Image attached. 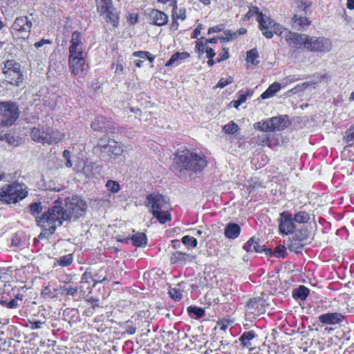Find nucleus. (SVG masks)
Wrapping results in <instances>:
<instances>
[{"label":"nucleus","mask_w":354,"mask_h":354,"mask_svg":"<svg viewBox=\"0 0 354 354\" xmlns=\"http://www.w3.org/2000/svg\"><path fill=\"white\" fill-rule=\"evenodd\" d=\"M66 213L63 212V202L60 198L55 201L53 205L40 216H36L37 225L41 229L39 234V239H48L53 234L57 227L64 221L68 220Z\"/></svg>","instance_id":"f257e3e1"},{"label":"nucleus","mask_w":354,"mask_h":354,"mask_svg":"<svg viewBox=\"0 0 354 354\" xmlns=\"http://www.w3.org/2000/svg\"><path fill=\"white\" fill-rule=\"evenodd\" d=\"M208 165L207 156L203 153L185 149L177 150L174 154V166L176 170L194 174L201 173Z\"/></svg>","instance_id":"f03ea898"},{"label":"nucleus","mask_w":354,"mask_h":354,"mask_svg":"<svg viewBox=\"0 0 354 354\" xmlns=\"http://www.w3.org/2000/svg\"><path fill=\"white\" fill-rule=\"evenodd\" d=\"M146 206L160 223L165 224L171 221V205L166 196L158 192H152L147 196Z\"/></svg>","instance_id":"7ed1b4c3"},{"label":"nucleus","mask_w":354,"mask_h":354,"mask_svg":"<svg viewBox=\"0 0 354 354\" xmlns=\"http://www.w3.org/2000/svg\"><path fill=\"white\" fill-rule=\"evenodd\" d=\"M30 136L33 141L48 145L57 144L65 137L64 133L61 132L57 129L40 125L32 127L30 130Z\"/></svg>","instance_id":"20e7f679"},{"label":"nucleus","mask_w":354,"mask_h":354,"mask_svg":"<svg viewBox=\"0 0 354 354\" xmlns=\"http://www.w3.org/2000/svg\"><path fill=\"white\" fill-rule=\"evenodd\" d=\"M28 194L27 187L15 181L0 189V201L5 204H15L25 198Z\"/></svg>","instance_id":"39448f33"},{"label":"nucleus","mask_w":354,"mask_h":354,"mask_svg":"<svg viewBox=\"0 0 354 354\" xmlns=\"http://www.w3.org/2000/svg\"><path fill=\"white\" fill-rule=\"evenodd\" d=\"M19 116V106L12 101L0 102V126L9 127Z\"/></svg>","instance_id":"423d86ee"},{"label":"nucleus","mask_w":354,"mask_h":354,"mask_svg":"<svg viewBox=\"0 0 354 354\" xmlns=\"http://www.w3.org/2000/svg\"><path fill=\"white\" fill-rule=\"evenodd\" d=\"M2 73L10 84L19 86L23 82L21 66L15 59H8L3 62Z\"/></svg>","instance_id":"0eeeda50"},{"label":"nucleus","mask_w":354,"mask_h":354,"mask_svg":"<svg viewBox=\"0 0 354 354\" xmlns=\"http://www.w3.org/2000/svg\"><path fill=\"white\" fill-rule=\"evenodd\" d=\"M64 202L66 208L63 207V212L66 213L69 217L68 221H71L72 218H80L87 208L86 201L77 196L67 197Z\"/></svg>","instance_id":"6e6552de"},{"label":"nucleus","mask_w":354,"mask_h":354,"mask_svg":"<svg viewBox=\"0 0 354 354\" xmlns=\"http://www.w3.org/2000/svg\"><path fill=\"white\" fill-rule=\"evenodd\" d=\"M332 48L331 41L324 37H315L307 35L305 49L309 52L326 53Z\"/></svg>","instance_id":"1a4fd4ad"},{"label":"nucleus","mask_w":354,"mask_h":354,"mask_svg":"<svg viewBox=\"0 0 354 354\" xmlns=\"http://www.w3.org/2000/svg\"><path fill=\"white\" fill-rule=\"evenodd\" d=\"M32 23L26 15L16 17L10 27V33L18 38L27 39L30 35Z\"/></svg>","instance_id":"9d476101"},{"label":"nucleus","mask_w":354,"mask_h":354,"mask_svg":"<svg viewBox=\"0 0 354 354\" xmlns=\"http://www.w3.org/2000/svg\"><path fill=\"white\" fill-rule=\"evenodd\" d=\"M81 280L87 283L93 281V287H95L97 283H102L107 280V268L105 266L100 268L90 266L82 274Z\"/></svg>","instance_id":"9b49d317"},{"label":"nucleus","mask_w":354,"mask_h":354,"mask_svg":"<svg viewBox=\"0 0 354 354\" xmlns=\"http://www.w3.org/2000/svg\"><path fill=\"white\" fill-rule=\"evenodd\" d=\"M278 223L279 232L282 236L292 234L295 232L296 223L292 214L288 211H283L279 214Z\"/></svg>","instance_id":"f8f14e48"},{"label":"nucleus","mask_w":354,"mask_h":354,"mask_svg":"<svg viewBox=\"0 0 354 354\" xmlns=\"http://www.w3.org/2000/svg\"><path fill=\"white\" fill-rule=\"evenodd\" d=\"M24 295L21 293H15L14 289L7 290L4 288L0 294V304L8 309H15L19 306L18 300L22 301Z\"/></svg>","instance_id":"ddd939ff"},{"label":"nucleus","mask_w":354,"mask_h":354,"mask_svg":"<svg viewBox=\"0 0 354 354\" xmlns=\"http://www.w3.org/2000/svg\"><path fill=\"white\" fill-rule=\"evenodd\" d=\"M243 249L248 253L264 252L269 257L273 254L272 250L266 248L265 245H262L260 239L255 236H252L246 241L243 246Z\"/></svg>","instance_id":"4468645a"},{"label":"nucleus","mask_w":354,"mask_h":354,"mask_svg":"<svg viewBox=\"0 0 354 354\" xmlns=\"http://www.w3.org/2000/svg\"><path fill=\"white\" fill-rule=\"evenodd\" d=\"M68 66L71 73L77 77H84L87 73L86 60L83 56L68 57Z\"/></svg>","instance_id":"2eb2a0df"},{"label":"nucleus","mask_w":354,"mask_h":354,"mask_svg":"<svg viewBox=\"0 0 354 354\" xmlns=\"http://www.w3.org/2000/svg\"><path fill=\"white\" fill-rule=\"evenodd\" d=\"M82 34L80 31H74L71 35L68 48V57L84 55V44Z\"/></svg>","instance_id":"dca6fc26"},{"label":"nucleus","mask_w":354,"mask_h":354,"mask_svg":"<svg viewBox=\"0 0 354 354\" xmlns=\"http://www.w3.org/2000/svg\"><path fill=\"white\" fill-rule=\"evenodd\" d=\"M306 34L288 30L284 35V39L288 46L299 50L305 49Z\"/></svg>","instance_id":"f3484780"},{"label":"nucleus","mask_w":354,"mask_h":354,"mask_svg":"<svg viewBox=\"0 0 354 354\" xmlns=\"http://www.w3.org/2000/svg\"><path fill=\"white\" fill-rule=\"evenodd\" d=\"M145 16L147 17L149 23L157 26H162L167 24L168 15L156 8H147L145 12Z\"/></svg>","instance_id":"a211bd4d"},{"label":"nucleus","mask_w":354,"mask_h":354,"mask_svg":"<svg viewBox=\"0 0 354 354\" xmlns=\"http://www.w3.org/2000/svg\"><path fill=\"white\" fill-rule=\"evenodd\" d=\"M259 23V28L261 31L262 35L267 39L273 37L272 28L274 27L276 21L270 17H266L263 13L259 14L257 17Z\"/></svg>","instance_id":"6ab92c4d"},{"label":"nucleus","mask_w":354,"mask_h":354,"mask_svg":"<svg viewBox=\"0 0 354 354\" xmlns=\"http://www.w3.org/2000/svg\"><path fill=\"white\" fill-rule=\"evenodd\" d=\"M264 303L265 301L262 298L253 297L247 302L245 308L250 313L258 316L263 314L266 311Z\"/></svg>","instance_id":"aec40b11"},{"label":"nucleus","mask_w":354,"mask_h":354,"mask_svg":"<svg viewBox=\"0 0 354 354\" xmlns=\"http://www.w3.org/2000/svg\"><path fill=\"white\" fill-rule=\"evenodd\" d=\"M345 316L341 313H327L318 317V321L323 325L341 324L345 320Z\"/></svg>","instance_id":"412c9836"},{"label":"nucleus","mask_w":354,"mask_h":354,"mask_svg":"<svg viewBox=\"0 0 354 354\" xmlns=\"http://www.w3.org/2000/svg\"><path fill=\"white\" fill-rule=\"evenodd\" d=\"M75 167L77 171L82 173L88 179L94 178V170L98 168L95 163L88 162L86 160L83 158L77 161Z\"/></svg>","instance_id":"4be33fe9"},{"label":"nucleus","mask_w":354,"mask_h":354,"mask_svg":"<svg viewBox=\"0 0 354 354\" xmlns=\"http://www.w3.org/2000/svg\"><path fill=\"white\" fill-rule=\"evenodd\" d=\"M111 119L104 115H97L91 124L93 131L107 132L112 129Z\"/></svg>","instance_id":"5701e85b"},{"label":"nucleus","mask_w":354,"mask_h":354,"mask_svg":"<svg viewBox=\"0 0 354 354\" xmlns=\"http://www.w3.org/2000/svg\"><path fill=\"white\" fill-rule=\"evenodd\" d=\"M100 151L108 153L109 155L120 156L123 153V145L116 141H109L107 145H97Z\"/></svg>","instance_id":"b1692460"},{"label":"nucleus","mask_w":354,"mask_h":354,"mask_svg":"<svg viewBox=\"0 0 354 354\" xmlns=\"http://www.w3.org/2000/svg\"><path fill=\"white\" fill-rule=\"evenodd\" d=\"M195 259V256L181 251H176L171 253L169 259L172 264H178L184 266L187 262H192Z\"/></svg>","instance_id":"393cba45"},{"label":"nucleus","mask_w":354,"mask_h":354,"mask_svg":"<svg viewBox=\"0 0 354 354\" xmlns=\"http://www.w3.org/2000/svg\"><path fill=\"white\" fill-rule=\"evenodd\" d=\"M102 16L106 23H110L113 29L118 27L120 24V13L114 6L104 12Z\"/></svg>","instance_id":"a878e982"},{"label":"nucleus","mask_w":354,"mask_h":354,"mask_svg":"<svg viewBox=\"0 0 354 354\" xmlns=\"http://www.w3.org/2000/svg\"><path fill=\"white\" fill-rule=\"evenodd\" d=\"M311 24V21L305 16L295 14L290 19L291 26L298 30H304Z\"/></svg>","instance_id":"bb28decb"},{"label":"nucleus","mask_w":354,"mask_h":354,"mask_svg":"<svg viewBox=\"0 0 354 354\" xmlns=\"http://www.w3.org/2000/svg\"><path fill=\"white\" fill-rule=\"evenodd\" d=\"M288 115H280L271 118V126L273 131H282L288 127L286 118Z\"/></svg>","instance_id":"cd10ccee"},{"label":"nucleus","mask_w":354,"mask_h":354,"mask_svg":"<svg viewBox=\"0 0 354 354\" xmlns=\"http://www.w3.org/2000/svg\"><path fill=\"white\" fill-rule=\"evenodd\" d=\"M257 336V335L256 332L253 330L243 332L241 335V336L239 339V342H241V347L243 348H250V350H251L252 349L250 348V346L252 345L251 340L254 339Z\"/></svg>","instance_id":"c85d7f7f"},{"label":"nucleus","mask_w":354,"mask_h":354,"mask_svg":"<svg viewBox=\"0 0 354 354\" xmlns=\"http://www.w3.org/2000/svg\"><path fill=\"white\" fill-rule=\"evenodd\" d=\"M240 233L241 227L236 223H230L225 227L224 234L227 239H234L239 236Z\"/></svg>","instance_id":"c756f323"},{"label":"nucleus","mask_w":354,"mask_h":354,"mask_svg":"<svg viewBox=\"0 0 354 354\" xmlns=\"http://www.w3.org/2000/svg\"><path fill=\"white\" fill-rule=\"evenodd\" d=\"M189 57L190 55L187 52H176L171 56L170 59L165 63V66L166 67H169L174 64L178 65L182 61L189 58Z\"/></svg>","instance_id":"7c9ffc66"},{"label":"nucleus","mask_w":354,"mask_h":354,"mask_svg":"<svg viewBox=\"0 0 354 354\" xmlns=\"http://www.w3.org/2000/svg\"><path fill=\"white\" fill-rule=\"evenodd\" d=\"M310 290L303 285H300L298 288H295L292 291V297L295 299H301L304 301L308 297Z\"/></svg>","instance_id":"2f4dec72"},{"label":"nucleus","mask_w":354,"mask_h":354,"mask_svg":"<svg viewBox=\"0 0 354 354\" xmlns=\"http://www.w3.org/2000/svg\"><path fill=\"white\" fill-rule=\"evenodd\" d=\"M281 89V84L274 82L271 84L268 88L261 95L263 100L268 99L273 97Z\"/></svg>","instance_id":"473e14b6"},{"label":"nucleus","mask_w":354,"mask_h":354,"mask_svg":"<svg viewBox=\"0 0 354 354\" xmlns=\"http://www.w3.org/2000/svg\"><path fill=\"white\" fill-rule=\"evenodd\" d=\"M343 140L344 142L347 144V145L344 148L343 152L345 153L354 143V124L351 126L346 131Z\"/></svg>","instance_id":"72a5a7b5"},{"label":"nucleus","mask_w":354,"mask_h":354,"mask_svg":"<svg viewBox=\"0 0 354 354\" xmlns=\"http://www.w3.org/2000/svg\"><path fill=\"white\" fill-rule=\"evenodd\" d=\"M95 5L100 15H103L106 10L113 7L112 0H95Z\"/></svg>","instance_id":"f704fd0d"},{"label":"nucleus","mask_w":354,"mask_h":354,"mask_svg":"<svg viewBox=\"0 0 354 354\" xmlns=\"http://www.w3.org/2000/svg\"><path fill=\"white\" fill-rule=\"evenodd\" d=\"M304 246V241H300V238L292 236V239L290 240V243L288 245V249L290 251L297 252L303 249Z\"/></svg>","instance_id":"c9c22d12"},{"label":"nucleus","mask_w":354,"mask_h":354,"mask_svg":"<svg viewBox=\"0 0 354 354\" xmlns=\"http://www.w3.org/2000/svg\"><path fill=\"white\" fill-rule=\"evenodd\" d=\"M77 287L65 284L64 286H60L57 290L58 291L57 294H60L61 295L75 296L77 293Z\"/></svg>","instance_id":"e433bc0d"},{"label":"nucleus","mask_w":354,"mask_h":354,"mask_svg":"<svg viewBox=\"0 0 354 354\" xmlns=\"http://www.w3.org/2000/svg\"><path fill=\"white\" fill-rule=\"evenodd\" d=\"M293 216V219L295 221V223L298 224H305L307 223L310 221V214L306 211H299L296 212Z\"/></svg>","instance_id":"4c0bfd02"},{"label":"nucleus","mask_w":354,"mask_h":354,"mask_svg":"<svg viewBox=\"0 0 354 354\" xmlns=\"http://www.w3.org/2000/svg\"><path fill=\"white\" fill-rule=\"evenodd\" d=\"M254 127L263 132L273 131L270 118L254 123Z\"/></svg>","instance_id":"58836bf2"},{"label":"nucleus","mask_w":354,"mask_h":354,"mask_svg":"<svg viewBox=\"0 0 354 354\" xmlns=\"http://www.w3.org/2000/svg\"><path fill=\"white\" fill-rule=\"evenodd\" d=\"M73 262V254H68L60 257L57 261L55 265H58L61 267H68L71 266Z\"/></svg>","instance_id":"ea45409f"},{"label":"nucleus","mask_w":354,"mask_h":354,"mask_svg":"<svg viewBox=\"0 0 354 354\" xmlns=\"http://www.w3.org/2000/svg\"><path fill=\"white\" fill-rule=\"evenodd\" d=\"M133 244L136 247H140L147 243V236L145 233L138 232L131 237Z\"/></svg>","instance_id":"a19ab883"},{"label":"nucleus","mask_w":354,"mask_h":354,"mask_svg":"<svg viewBox=\"0 0 354 354\" xmlns=\"http://www.w3.org/2000/svg\"><path fill=\"white\" fill-rule=\"evenodd\" d=\"M259 55L256 48H252L246 53V61L253 65H257L259 62L257 59L259 58Z\"/></svg>","instance_id":"79ce46f5"},{"label":"nucleus","mask_w":354,"mask_h":354,"mask_svg":"<svg viewBox=\"0 0 354 354\" xmlns=\"http://www.w3.org/2000/svg\"><path fill=\"white\" fill-rule=\"evenodd\" d=\"M105 187L107 190L112 194L118 193L121 188L119 183L113 180H108L105 184Z\"/></svg>","instance_id":"37998d69"},{"label":"nucleus","mask_w":354,"mask_h":354,"mask_svg":"<svg viewBox=\"0 0 354 354\" xmlns=\"http://www.w3.org/2000/svg\"><path fill=\"white\" fill-rule=\"evenodd\" d=\"M133 56L141 59H147L150 62H153L156 56L153 55L150 52L145 50H138L133 53Z\"/></svg>","instance_id":"c03bdc74"},{"label":"nucleus","mask_w":354,"mask_h":354,"mask_svg":"<svg viewBox=\"0 0 354 354\" xmlns=\"http://www.w3.org/2000/svg\"><path fill=\"white\" fill-rule=\"evenodd\" d=\"M203 37L199 38L196 41L195 51L198 56H201L205 52L206 47H207V44H206V41L203 42Z\"/></svg>","instance_id":"a18cd8bd"},{"label":"nucleus","mask_w":354,"mask_h":354,"mask_svg":"<svg viewBox=\"0 0 354 354\" xmlns=\"http://www.w3.org/2000/svg\"><path fill=\"white\" fill-rule=\"evenodd\" d=\"M263 13L259 11V9L257 6H251L249 8L248 12L243 17L242 20L244 21H248L254 15H257V17H259V14Z\"/></svg>","instance_id":"49530a36"},{"label":"nucleus","mask_w":354,"mask_h":354,"mask_svg":"<svg viewBox=\"0 0 354 354\" xmlns=\"http://www.w3.org/2000/svg\"><path fill=\"white\" fill-rule=\"evenodd\" d=\"M170 297L175 301H179L182 299V290L180 288H173L169 290Z\"/></svg>","instance_id":"de8ad7c7"},{"label":"nucleus","mask_w":354,"mask_h":354,"mask_svg":"<svg viewBox=\"0 0 354 354\" xmlns=\"http://www.w3.org/2000/svg\"><path fill=\"white\" fill-rule=\"evenodd\" d=\"M239 130V126L234 121H230L223 127V131L228 134H234Z\"/></svg>","instance_id":"09e8293b"},{"label":"nucleus","mask_w":354,"mask_h":354,"mask_svg":"<svg viewBox=\"0 0 354 354\" xmlns=\"http://www.w3.org/2000/svg\"><path fill=\"white\" fill-rule=\"evenodd\" d=\"M295 232V236L300 238V241H306L310 237V232L307 227H301Z\"/></svg>","instance_id":"8fccbe9b"},{"label":"nucleus","mask_w":354,"mask_h":354,"mask_svg":"<svg viewBox=\"0 0 354 354\" xmlns=\"http://www.w3.org/2000/svg\"><path fill=\"white\" fill-rule=\"evenodd\" d=\"M182 243L192 248H196L198 245V241L196 238L189 235H185L182 238Z\"/></svg>","instance_id":"3c124183"},{"label":"nucleus","mask_w":354,"mask_h":354,"mask_svg":"<svg viewBox=\"0 0 354 354\" xmlns=\"http://www.w3.org/2000/svg\"><path fill=\"white\" fill-rule=\"evenodd\" d=\"M295 3L297 4V7L305 12L308 10L312 5V3L310 0H295Z\"/></svg>","instance_id":"603ef678"},{"label":"nucleus","mask_w":354,"mask_h":354,"mask_svg":"<svg viewBox=\"0 0 354 354\" xmlns=\"http://www.w3.org/2000/svg\"><path fill=\"white\" fill-rule=\"evenodd\" d=\"M187 311L189 313H194L197 318H201L205 315V310L203 308H199L196 306H189L187 308Z\"/></svg>","instance_id":"864d4df0"},{"label":"nucleus","mask_w":354,"mask_h":354,"mask_svg":"<svg viewBox=\"0 0 354 354\" xmlns=\"http://www.w3.org/2000/svg\"><path fill=\"white\" fill-rule=\"evenodd\" d=\"M171 19L185 20L186 19V9L185 8H180L177 10V11L172 12Z\"/></svg>","instance_id":"5fc2aeb1"},{"label":"nucleus","mask_w":354,"mask_h":354,"mask_svg":"<svg viewBox=\"0 0 354 354\" xmlns=\"http://www.w3.org/2000/svg\"><path fill=\"white\" fill-rule=\"evenodd\" d=\"M233 320L230 319H219L216 325L221 330L225 331L228 326L232 324Z\"/></svg>","instance_id":"6e6d98bb"},{"label":"nucleus","mask_w":354,"mask_h":354,"mask_svg":"<svg viewBox=\"0 0 354 354\" xmlns=\"http://www.w3.org/2000/svg\"><path fill=\"white\" fill-rule=\"evenodd\" d=\"M32 216H36L41 212L42 207L40 203H33L29 205Z\"/></svg>","instance_id":"4d7b16f0"},{"label":"nucleus","mask_w":354,"mask_h":354,"mask_svg":"<svg viewBox=\"0 0 354 354\" xmlns=\"http://www.w3.org/2000/svg\"><path fill=\"white\" fill-rule=\"evenodd\" d=\"M42 296L47 299H53L57 297V294L51 292L50 287L45 286L41 291Z\"/></svg>","instance_id":"13d9d810"},{"label":"nucleus","mask_w":354,"mask_h":354,"mask_svg":"<svg viewBox=\"0 0 354 354\" xmlns=\"http://www.w3.org/2000/svg\"><path fill=\"white\" fill-rule=\"evenodd\" d=\"M230 57L229 48L226 47L222 48V52L219 53L218 57L216 58L217 62H221L227 59Z\"/></svg>","instance_id":"bf43d9fd"},{"label":"nucleus","mask_w":354,"mask_h":354,"mask_svg":"<svg viewBox=\"0 0 354 354\" xmlns=\"http://www.w3.org/2000/svg\"><path fill=\"white\" fill-rule=\"evenodd\" d=\"M111 68H115V74H122L124 73V68L122 61H118L117 62H113L111 64Z\"/></svg>","instance_id":"052dcab7"},{"label":"nucleus","mask_w":354,"mask_h":354,"mask_svg":"<svg viewBox=\"0 0 354 354\" xmlns=\"http://www.w3.org/2000/svg\"><path fill=\"white\" fill-rule=\"evenodd\" d=\"M272 30L273 32V35L276 34L279 37H282L283 32L284 31L286 32L288 30H287L283 26L276 22L274 27H273Z\"/></svg>","instance_id":"680f3d73"},{"label":"nucleus","mask_w":354,"mask_h":354,"mask_svg":"<svg viewBox=\"0 0 354 354\" xmlns=\"http://www.w3.org/2000/svg\"><path fill=\"white\" fill-rule=\"evenodd\" d=\"M129 323L132 322H130V320H128L124 323V333H127L128 335H133L136 332V328L133 325L129 324Z\"/></svg>","instance_id":"e2e57ef3"},{"label":"nucleus","mask_w":354,"mask_h":354,"mask_svg":"<svg viewBox=\"0 0 354 354\" xmlns=\"http://www.w3.org/2000/svg\"><path fill=\"white\" fill-rule=\"evenodd\" d=\"M233 82V78L229 76L227 78H221L218 81L216 87L224 88L227 85L232 84Z\"/></svg>","instance_id":"0e129e2a"},{"label":"nucleus","mask_w":354,"mask_h":354,"mask_svg":"<svg viewBox=\"0 0 354 354\" xmlns=\"http://www.w3.org/2000/svg\"><path fill=\"white\" fill-rule=\"evenodd\" d=\"M63 157L66 160L65 165L68 168H71L73 166L72 161L71 160V152L68 149H65L63 151Z\"/></svg>","instance_id":"69168bd1"},{"label":"nucleus","mask_w":354,"mask_h":354,"mask_svg":"<svg viewBox=\"0 0 354 354\" xmlns=\"http://www.w3.org/2000/svg\"><path fill=\"white\" fill-rule=\"evenodd\" d=\"M274 252L278 254L277 257H286L287 253H286V248L283 245H277L275 248H274Z\"/></svg>","instance_id":"338daca9"},{"label":"nucleus","mask_w":354,"mask_h":354,"mask_svg":"<svg viewBox=\"0 0 354 354\" xmlns=\"http://www.w3.org/2000/svg\"><path fill=\"white\" fill-rule=\"evenodd\" d=\"M224 29H225V24H218V25H216V26H214L213 27H210L208 29L207 33L209 35H210L212 33L219 32L223 31Z\"/></svg>","instance_id":"774afa93"}]
</instances>
